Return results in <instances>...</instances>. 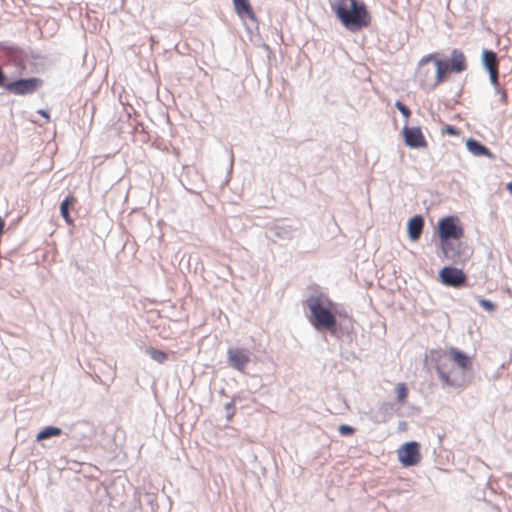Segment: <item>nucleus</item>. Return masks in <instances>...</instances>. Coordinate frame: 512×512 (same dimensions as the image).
<instances>
[{"instance_id":"f257e3e1","label":"nucleus","mask_w":512,"mask_h":512,"mask_svg":"<svg viewBox=\"0 0 512 512\" xmlns=\"http://www.w3.org/2000/svg\"><path fill=\"white\" fill-rule=\"evenodd\" d=\"M434 368L444 389H460L467 383V372L471 369L472 358L455 347L437 352Z\"/></svg>"},{"instance_id":"f03ea898","label":"nucleus","mask_w":512,"mask_h":512,"mask_svg":"<svg viewBox=\"0 0 512 512\" xmlns=\"http://www.w3.org/2000/svg\"><path fill=\"white\" fill-rule=\"evenodd\" d=\"M306 305L311 313L310 322L316 330H327L332 336L340 337L335 303L324 295H311L306 300Z\"/></svg>"},{"instance_id":"7ed1b4c3","label":"nucleus","mask_w":512,"mask_h":512,"mask_svg":"<svg viewBox=\"0 0 512 512\" xmlns=\"http://www.w3.org/2000/svg\"><path fill=\"white\" fill-rule=\"evenodd\" d=\"M331 6L346 28L359 29L368 24L365 5L357 0H333Z\"/></svg>"},{"instance_id":"20e7f679","label":"nucleus","mask_w":512,"mask_h":512,"mask_svg":"<svg viewBox=\"0 0 512 512\" xmlns=\"http://www.w3.org/2000/svg\"><path fill=\"white\" fill-rule=\"evenodd\" d=\"M439 236L443 240L459 239L463 236V229L456 217L448 216L439 221Z\"/></svg>"},{"instance_id":"39448f33","label":"nucleus","mask_w":512,"mask_h":512,"mask_svg":"<svg viewBox=\"0 0 512 512\" xmlns=\"http://www.w3.org/2000/svg\"><path fill=\"white\" fill-rule=\"evenodd\" d=\"M397 452L398 459L404 467L414 466L418 464L421 459L419 444L415 441L405 443Z\"/></svg>"},{"instance_id":"423d86ee","label":"nucleus","mask_w":512,"mask_h":512,"mask_svg":"<svg viewBox=\"0 0 512 512\" xmlns=\"http://www.w3.org/2000/svg\"><path fill=\"white\" fill-rule=\"evenodd\" d=\"M251 352L245 348H229L227 350V362L229 366L239 372H244L250 362Z\"/></svg>"},{"instance_id":"0eeeda50","label":"nucleus","mask_w":512,"mask_h":512,"mask_svg":"<svg viewBox=\"0 0 512 512\" xmlns=\"http://www.w3.org/2000/svg\"><path fill=\"white\" fill-rule=\"evenodd\" d=\"M433 59L434 55L429 54L424 56L418 64L416 78L422 87L434 88V68L428 66Z\"/></svg>"},{"instance_id":"6e6552de","label":"nucleus","mask_w":512,"mask_h":512,"mask_svg":"<svg viewBox=\"0 0 512 512\" xmlns=\"http://www.w3.org/2000/svg\"><path fill=\"white\" fill-rule=\"evenodd\" d=\"M40 82L38 78L19 79L6 84L5 88L16 95H25L34 92Z\"/></svg>"},{"instance_id":"1a4fd4ad","label":"nucleus","mask_w":512,"mask_h":512,"mask_svg":"<svg viewBox=\"0 0 512 512\" xmlns=\"http://www.w3.org/2000/svg\"><path fill=\"white\" fill-rule=\"evenodd\" d=\"M403 136L405 144L410 148H425L427 142L424 135L419 127H408L403 128Z\"/></svg>"},{"instance_id":"9d476101","label":"nucleus","mask_w":512,"mask_h":512,"mask_svg":"<svg viewBox=\"0 0 512 512\" xmlns=\"http://www.w3.org/2000/svg\"><path fill=\"white\" fill-rule=\"evenodd\" d=\"M441 281L451 287H459L465 282V275L462 270L454 267H444L440 271Z\"/></svg>"},{"instance_id":"9b49d317","label":"nucleus","mask_w":512,"mask_h":512,"mask_svg":"<svg viewBox=\"0 0 512 512\" xmlns=\"http://www.w3.org/2000/svg\"><path fill=\"white\" fill-rule=\"evenodd\" d=\"M447 62L452 72L461 73L467 69L466 58L459 49L451 51L450 59Z\"/></svg>"},{"instance_id":"f8f14e48","label":"nucleus","mask_w":512,"mask_h":512,"mask_svg":"<svg viewBox=\"0 0 512 512\" xmlns=\"http://www.w3.org/2000/svg\"><path fill=\"white\" fill-rule=\"evenodd\" d=\"M466 148L474 156H486L489 159L495 158V155L486 146L475 139H468L466 141Z\"/></svg>"},{"instance_id":"ddd939ff","label":"nucleus","mask_w":512,"mask_h":512,"mask_svg":"<svg viewBox=\"0 0 512 512\" xmlns=\"http://www.w3.org/2000/svg\"><path fill=\"white\" fill-rule=\"evenodd\" d=\"M424 226V220L421 216L417 215L411 218L408 222V235L412 241L419 239Z\"/></svg>"},{"instance_id":"4468645a","label":"nucleus","mask_w":512,"mask_h":512,"mask_svg":"<svg viewBox=\"0 0 512 512\" xmlns=\"http://www.w3.org/2000/svg\"><path fill=\"white\" fill-rule=\"evenodd\" d=\"M434 88L443 81L444 76L450 71L447 61L434 58Z\"/></svg>"},{"instance_id":"2eb2a0df","label":"nucleus","mask_w":512,"mask_h":512,"mask_svg":"<svg viewBox=\"0 0 512 512\" xmlns=\"http://www.w3.org/2000/svg\"><path fill=\"white\" fill-rule=\"evenodd\" d=\"M234 9L238 16L241 18L248 17L250 19L255 18V14L248 0H233Z\"/></svg>"},{"instance_id":"dca6fc26","label":"nucleus","mask_w":512,"mask_h":512,"mask_svg":"<svg viewBox=\"0 0 512 512\" xmlns=\"http://www.w3.org/2000/svg\"><path fill=\"white\" fill-rule=\"evenodd\" d=\"M482 63L488 71L498 69V58L496 53L491 50H484L482 52Z\"/></svg>"},{"instance_id":"f3484780","label":"nucleus","mask_w":512,"mask_h":512,"mask_svg":"<svg viewBox=\"0 0 512 512\" xmlns=\"http://www.w3.org/2000/svg\"><path fill=\"white\" fill-rule=\"evenodd\" d=\"M62 433V430L58 427L47 426L42 429L36 436L37 441H42L44 439H48L50 437L59 436Z\"/></svg>"},{"instance_id":"a211bd4d","label":"nucleus","mask_w":512,"mask_h":512,"mask_svg":"<svg viewBox=\"0 0 512 512\" xmlns=\"http://www.w3.org/2000/svg\"><path fill=\"white\" fill-rule=\"evenodd\" d=\"M146 354L149 355L155 362L162 364L164 363L168 356L164 351L149 347L145 350Z\"/></svg>"},{"instance_id":"6ab92c4d","label":"nucleus","mask_w":512,"mask_h":512,"mask_svg":"<svg viewBox=\"0 0 512 512\" xmlns=\"http://www.w3.org/2000/svg\"><path fill=\"white\" fill-rule=\"evenodd\" d=\"M73 198L72 197H66L60 205V212L62 217L65 219L67 224H72V220L69 216V206L72 204Z\"/></svg>"},{"instance_id":"aec40b11","label":"nucleus","mask_w":512,"mask_h":512,"mask_svg":"<svg viewBox=\"0 0 512 512\" xmlns=\"http://www.w3.org/2000/svg\"><path fill=\"white\" fill-rule=\"evenodd\" d=\"M396 397L399 403H403L407 397V388L404 383H399L396 386Z\"/></svg>"},{"instance_id":"412c9836","label":"nucleus","mask_w":512,"mask_h":512,"mask_svg":"<svg viewBox=\"0 0 512 512\" xmlns=\"http://www.w3.org/2000/svg\"><path fill=\"white\" fill-rule=\"evenodd\" d=\"M395 107L401 112V114L405 118L410 117V115H411L410 109L405 104H403L401 101H396Z\"/></svg>"},{"instance_id":"4be33fe9","label":"nucleus","mask_w":512,"mask_h":512,"mask_svg":"<svg viewBox=\"0 0 512 512\" xmlns=\"http://www.w3.org/2000/svg\"><path fill=\"white\" fill-rule=\"evenodd\" d=\"M340 435L348 436L354 433L355 429L352 426L341 424L338 428Z\"/></svg>"},{"instance_id":"5701e85b","label":"nucleus","mask_w":512,"mask_h":512,"mask_svg":"<svg viewBox=\"0 0 512 512\" xmlns=\"http://www.w3.org/2000/svg\"><path fill=\"white\" fill-rule=\"evenodd\" d=\"M479 305L484 308L486 311H493L495 309V304L487 299H479Z\"/></svg>"},{"instance_id":"b1692460","label":"nucleus","mask_w":512,"mask_h":512,"mask_svg":"<svg viewBox=\"0 0 512 512\" xmlns=\"http://www.w3.org/2000/svg\"><path fill=\"white\" fill-rule=\"evenodd\" d=\"M488 72H489V77H490L491 84L494 86V88L499 87V84H498V69L491 70V71H488Z\"/></svg>"},{"instance_id":"393cba45","label":"nucleus","mask_w":512,"mask_h":512,"mask_svg":"<svg viewBox=\"0 0 512 512\" xmlns=\"http://www.w3.org/2000/svg\"><path fill=\"white\" fill-rule=\"evenodd\" d=\"M496 94L499 95L500 101L505 104L507 102V94L504 90H502L500 87L495 88Z\"/></svg>"},{"instance_id":"a878e982","label":"nucleus","mask_w":512,"mask_h":512,"mask_svg":"<svg viewBox=\"0 0 512 512\" xmlns=\"http://www.w3.org/2000/svg\"><path fill=\"white\" fill-rule=\"evenodd\" d=\"M445 132L448 133L449 135H458L457 128H455L454 126H450V125L446 126Z\"/></svg>"},{"instance_id":"bb28decb","label":"nucleus","mask_w":512,"mask_h":512,"mask_svg":"<svg viewBox=\"0 0 512 512\" xmlns=\"http://www.w3.org/2000/svg\"><path fill=\"white\" fill-rule=\"evenodd\" d=\"M5 80H6V77H5L4 73L2 72V70L0 69V87L6 86Z\"/></svg>"},{"instance_id":"cd10ccee","label":"nucleus","mask_w":512,"mask_h":512,"mask_svg":"<svg viewBox=\"0 0 512 512\" xmlns=\"http://www.w3.org/2000/svg\"><path fill=\"white\" fill-rule=\"evenodd\" d=\"M38 113L40 115H42L43 117H45L46 119H49V115H48L47 111L40 109V110H38Z\"/></svg>"},{"instance_id":"c85d7f7f","label":"nucleus","mask_w":512,"mask_h":512,"mask_svg":"<svg viewBox=\"0 0 512 512\" xmlns=\"http://www.w3.org/2000/svg\"><path fill=\"white\" fill-rule=\"evenodd\" d=\"M3 227H4V221L2 220V218L0 217V234L2 233L3 231Z\"/></svg>"},{"instance_id":"c756f323","label":"nucleus","mask_w":512,"mask_h":512,"mask_svg":"<svg viewBox=\"0 0 512 512\" xmlns=\"http://www.w3.org/2000/svg\"><path fill=\"white\" fill-rule=\"evenodd\" d=\"M507 190L512 194V182L507 184Z\"/></svg>"},{"instance_id":"7c9ffc66","label":"nucleus","mask_w":512,"mask_h":512,"mask_svg":"<svg viewBox=\"0 0 512 512\" xmlns=\"http://www.w3.org/2000/svg\"><path fill=\"white\" fill-rule=\"evenodd\" d=\"M232 407H233V403L232 402L226 404V409L227 410H230Z\"/></svg>"},{"instance_id":"2f4dec72","label":"nucleus","mask_w":512,"mask_h":512,"mask_svg":"<svg viewBox=\"0 0 512 512\" xmlns=\"http://www.w3.org/2000/svg\"><path fill=\"white\" fill-rule=\"evenodd\" d=\"M232 415H233V413H229V414L227 415L228 420H230V419L232 418Z\"/></svg>"}]
</instances>
